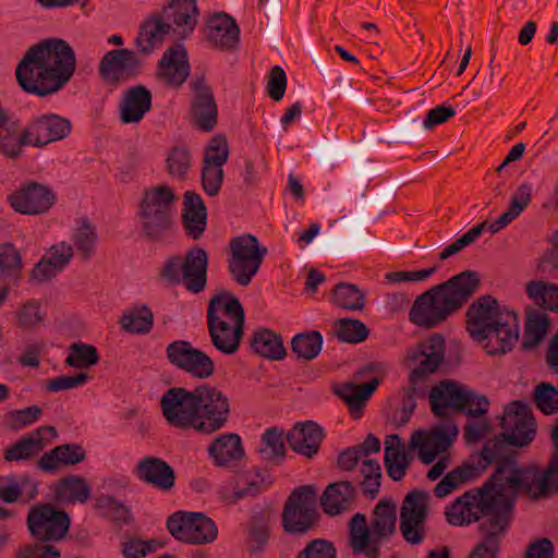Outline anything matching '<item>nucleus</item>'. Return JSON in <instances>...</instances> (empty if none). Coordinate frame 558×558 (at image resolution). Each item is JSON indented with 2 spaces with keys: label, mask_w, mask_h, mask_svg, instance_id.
<instances>
[{
  "label": "nucleus",
  "mask_w": 558,
  "mask_h": 558,
  "mask_svg": "<svg viewBox=\"0 0 558 558\" xmlns=\"http://www.w3.org/2000/svg\"><path fill=\"white\" fill-rule=\"evenodd\" d=\"M509 446L511 445L501 433L488 439L480 453L468 459L477 469L478 476L492 463H496V468L482 486L465 492L457 499L477 502L486 508L498 506L511 509H514L520 493L533 500L543 499L542 470L536 466L518 468L515 456Z\"/></svg>",
  "instance_id": "nucleus-1"
},
{
  "label": "nucleus",
  "mask_w": 558,
  "mask_h": 558,
  "mask_svg": "<svg viewBox=\"0 0 558 558\" xmlns=\"http://www.w3.org/2000/svg\"><path fill=\"white\" fill-rule=\"evenodd\" d=\"M76 69L71 46L60 38L44 39L31 47L16 66L19 85L36 96H48L62 88Z\"/></svg>",
  "instance_id": "nucleus-2"
},
{
  "label": "nucleus",
  "mask_w": 558,
  "mask_h": 558,
  "mask_svg": "<svg viewBox=\"0 0 558 558\" xmlns=\"http://www.w3.org/2000/svg\"><path fill=\"white\" fill-rule=\"evenodd\" d=\"M480 287V276L474 270L454 275L417 295L410 308L409 319L418 327L433 329L460 311Z\"/></svg>",
  "instance_id": "nucleus-3"
},
{
  "label": "nucleus",
  "mask_w": 558,
  "mask_h": 558,
  "mask_svg": "<svg viewBox=\"0 0 558 558\" xmlns=\"http://www.w3.org/2000/svg\"><path fill=\"white\" fill-rule=\"evenodd\" d=\"M514 509L490 506L456 499L446 508L445 517L449 524L454 526L480 523L481 541L473 547L468 558H498L501 539L508 530Z\"/></svg>",
  "instance_id": "nucleus-4"
},
{
  "label": "nucleus",
  "mask_w": 558,
  "mask_h": 558,
  "mask_svg": "<svg viewBox=\"0 0 558 558\" xmlns=\"http://www.w3.org/2000/svg\"><path fill=\"white\" fill-rule=\"evenodd\" d=\"M397 506L390 498H384L374 507L371 524L364 513H355L348 522L349 547L354 555L379 558L381 544L396 534Z\"/></svg>",
  "instance_id": "nucleus-5"
},
{
  "label": "nucleus",
  "mask_w": 558,
  "mask_h": 558,
  "mask_svg": "<svg viewBox=\"0 0 558 558\" xmlns=\"http://www.w3.org/2000/svg\"><path fill=\"white\" fill-rule=\"evenodd\" d=\"M196 0H170L160 13L143 22L136 37L137 48L148 53L167 37L183 39L197 23Z\"/></svg>",
  "instance_id": "nucleus-6"
},
{
  "label": "nucleus",
  "mask_w": 558,
  "mask_h": 558,
  "mask_svg": "<svg viewBox=\"0 0 558 558\" xmlns=\"http://www.w3.org/2000/svg\"><path fill=\"white\" fill-rule=\"evenodd\" d=\"M207 322L215 348L226 354L236 352L245 322L239 300L227 292L215 295L208 306Z\"/></svg>",
  "instance_id": "nucleus-7"
},
{
  "label": "nucleus",
  "mask_w": 558,
  "mask_h": 558,
  "mask_svg": "<svg viewBox=\"0 0 558 558\" xmlns=\"http://www.w3.org/2000/svg\"><path fill=\"white\" fill-rule=\"evenodd\" d=\"M429 403L432 413L439 418H450L451 411L480 417L487 413L489 405L485 396H477L465 386L451 380H442L430 389Z\"/></svg>",
  "instance_id": "nucleus-8"
},
{
  "label": "nucleus",
  "mask_w": 558,
  "mask_h": 558,
  "mask_svg": "<svg viewBox=\"0 0 558 558\" xmlns=\"http://www.w3.org/2000/svg\"><path fill=\"white\" fill-rule=\"evenodd\" d=\"M286 440L292 449L303 456H314V421L299 422L283 436L278 427L267 428L260 439L258 452L262 459L270 463H280L286 456Z\"/></svg>",
  "instance_id": "nucleus-9"
},
{
  "label": "nucleus",
  "mask_w": 558,
  "mask_h": 558,
  "mask_svg": "<svg viewBox=\"0 0 558 558\" xmlns=\"http://www.w3.org/2000/svg\"><path fill=\"white\" fill-rule=\"evenodd\" d=\"M144 231L150 239H159L172 227L175 213L174 195L166 186L147 191L141 204Z\"/></svg>",
  "instance_id": "nucleus-10"
},
{
  "label": "nucleus",
  "mask_w": 558,
  "mask_h": 558,
  "mask_svg": "<svg viewBox=\"0 0 558 558\" xmlns=\"http://www.w3.org/2000/svg\"><path fill=\"white\" fill-rule=\"evenodd\" d=\"M208 258L201 247L191 248L185 258L173 256L166 260L162 277L172 284L183 282L189 291H203L207 279Z\"/></svg>",
  "instance_id": "nucleus-11"
},
{
  "label": "nucleus",
  "mask_w": 558,
  "mask_h": 558,
  "mask_svg": "<svg viewBox=\"0 0 558 558\" xmlns=\"http://www.w3.org/2000/svg\"><path fill=\"white\" fill-rule=\"evenodd\" d=\"M197 403V420L195 430L213 434L221 429L230 414L228 398L217 388L202 385L195 388Z\"/></svg>",
  "instance_id": "nucleus-12"
},
{
  "label": "nucleus",
  "mask_w": 558,
  "mask_h": 558,
  "mask_svg": "<svg viewBox=\"0 0 558 558\" xmlns=\"http://www.w3.org/2000/svg\"><path fill=\"white\" fill-rule=\"evenodd\" d=\"M458 434L457 424L451 418H442L429 432L415 430L410 438L409 448L417 450L422 463L430 464L438 454L451 447Z\"/></svg>",
  "instance_id": "nucleus-13"
},
{
  "label": "nucleus",
  "mask_w": 558,
  "mask_h": 558,
  "mask_svg": "<svg viewBox=\"0 0 558 558\" xmlns=\"http://www.w3.org/2000/svg\"><path fill=\"white\" fill-rule=\"evenodd\" d=\"M267 250L260 247L253 235L235 238L231 241L229 268L233 279L241 286H247L258 271Z\"/></svg>",
  "instance_id": "nucleus-14"
},
{
  "label": "nucleus",
  "mask_w": 558,
  "mask_h": 558,
  "mask_svg": "<svg viewBox=\"0 0 558 558\" xmlns=\"http://www.w3.org/2000/svg\"><path fill=\"white\" fill-rule=\"evenodd\" d=\"M160 408L169 424L195 429L197 414H199L195 389L180 387L168 389L161 397Z\"/></svg>",
  "instance_id": "nucleus-15"
},
{
  "label": "nucleus",
  "mask_w": 558,
  "mask_h": 558,
  "mask_svg": "<svg viewBox=\"0 0 558 558\" xmlns=\"http://www.w3.org/2000/svg\"><path fill=\"white\" fill-rule=\"evenodd\" d=\"M167 525L175 538L191 544L210 543L218 534L215 522L199 512L179 511L169 518Z\"/></svg>",
  "instance_id": "nucleus-16"
},
{
  "label": "nucleus",
  "mask_w": 558,
  "mask_h": 558,
  "mask_svg": "<svg viewBox=\"0 0 558 558\" xmlns=\"http://www.w3.org/2000/svg\"><path fill=\"white\" fill-rule=\"evenodd\" d=\"M502 434L513 447L527 446L536 435V423L530 407L515 400L509 403L500 422Z\"/></svg>",
  "instance_id": "nucleus-17"
},
{
  "label": "nucleus",
  "mask_w": 558,
  "mask_h": 558,
  "mask_svg": "<svg viewBox=\"0 0 558 558\" xmlns=\"http://www.w3.org/2000/svg\"><path fill=\"white\" fill-rule=\"evenodd\" d=\"M314 524V486L307 485L295 489L288 498L282 525L290 534H304Z\"/></svg>",
  "instance_id": "nucleus-18"
},
{
  "label": "nucleus",
  "mask_w": 558,
  "mask_h": 558,
  "mask_svg": "<svg viewBox=\"0 0 558 558\" xmlns=\"http://www.w3.org/2000/svg\"><path fill=\"white\" fill-rule=\"evenodd\" d=\"M500 320L490 326L475 341L482 342L489 355L510 352L519 340V318L514 311H506Z\"/></svg>",
  "instance_id": "nucleus-19"
},
{
  "label": "nucleus",
  "mask_w": 558,
  "mask_h": 558,
  "mask_svg": "<svg viewBox=\"0 0 558 558\" xmlns=\"http://www.w3.org/2000/svg\"><path fill=\"white\" fill-rule=\"evenodd\" d=\"M70 526L66 513L51 506H37L29 512L28 527L38 541L49 542L62 538Z\"/></svg>",
  "instance_id": "nucleus-20"
},
{
  "label": "nucleus",
  "mask_w": 558,
  "mask_h": 558,
  "mask_svg": "<svg viewBox=\"0 0 558 558\" xmlns=\"http://www.w3.org/2000/svg\"><path fill=\"white\" fill-rule=\"evenodd\" d=\"M167 355L173 365L195 377L206 378L214 372L211 359L187 341L171 342L167 348Z\"/></svg>",
  "instance_id": "nucleus-21"
},
{
  "label": "nucleus",
  "mask_w": 558,
  "mask_h": 558,
  "mask_svg": "<svg viewBox=\"0 0 558 558\" xmlns=\"http://www.w3.org/2000/svg\"><path fill=\"white\" fill-rule=\"evenodd\" d=\"M229 156L226 140L218 135L208 144L202 171V182L206 194L214 196L218 194L223 180V165Z\"/></svg>",
  "instance_id": "nucleus-22"
},
{
  "label": "nucleus",
  "mask_w": 558,
  "mask_h": 558,
  "mask_svg": "<svg viewBox=\"0 0 558 558\" xmlns=\"http://www.w3.org/2000/svg\"><path fill=\"white\" fill-rule=\"evenodd\" d=\"M444 338L435 333L427 340L421 342L415 350L409 354V359L417 362V365L410 374V383L417 385L420 381L439 367L444 361Z\"/></svg>",
  "instance_id": "nucleus-23"
},
{
  "label": "nucleus",
  "mask_w": 558,
  "mask_h": 558,
  "mask_svg": "<svg viewBox=\"0 0 558 558\" xmlns=\"http://www.w3.org/2000/svg\"><path fill=\"white\" fill-rule=\"evenodd\" d=\"M508 308H500L498 301L492 295H482L471 303L466 311V330L476 340L506 314Z\"/></svg>",
  "instance_id": "nucleus-24"
},
{
  "label": "nucleus",
  "mask_w": 558,
  "mask_h": 558,
  "mask_svg": "<svg viewBox=\"0 0 558 558\" xmlns=\"http://www.w3.org/2000/svg\"><path fill=\"white\" fill-rule=\"evenodd\" d=\"M27 124L22 126L20 120L0 106V151L15 159L25 146H32Z\"/></svg>",
  "instance_id": "nucleus-25"
},
{
  "label": "nucleus",
  "mask_w": 558,
  "mask_h": 558,
  "mask_svg": "<svg viewBox=\"0 0 558 558\" xmlns=\"http://www.w3.org/2000/svg\"><path fill=\"white\" fill-rule=\"evenodd\" d=\"M33 147H43L51 142L64 138L71 131V123L65 118L48 113L34 118L27 123Z\"/></svg>",
  "instance_id": "nucleus-26"
},
{
  "label": "nucleus",
  "mask_w": 558,
  "mask_h": 558,
  "mask_svg": "<svg viewBox=\"0 0 558 558\" xmlns=\"http://www.w3.org/2000/svg\"><path fill=\"white\" fill-rule=\"evenodd\" d=\"M193 90L192 113L195 122L205 131H211L217 122L218 109L204 77L191 82Z\"/></svg>",
  "instance_id": "nucleus-27"
},
{
  "label": "nucleus",
  "mask_w": 558,
  "mask_h": 558,
  "mask_svg": "<svg viewBox=\"0 0 558 558\" xmlns=\"http://www.w3.org/2000/svg\"><path fill=\"white\" fill-rule=\"evenodd\" d=\"M138 66L135 53L129 49L108 51L100 61L99 73L105 82L117 85L132 75Z\"/></svg>",
  "instance_id": "nucleus-28"
},
{
  "label": "nucleus",
  "mask_w": 558,
  "mask_h": 558,
  "mask_svg": "<svg viewBox=\"0 0 558 558\" xmlns=\"http://www.w3.org/2000/svg\"><path fill=\"white\" fill-rule=\"evenodd\" d=\"M52 202L51 192L38 183H31L10 196L11 206L26 215L45 213Z\"/></svg>",
  "instance_id": "nucleus-29"
},
{
  "label": "nucleus",
  "mask_w": 558,
  "mask_h": 558,
  "mask_svg": "<svg viewBox=\"0 0 558 558\" xmlns=\"http://www.w3.org/2000/svg\"><path fill=\"white\" fill-rule=\"evenodd\" d=\"M381 379L373 377L369 381L359 385L352 381H345L333 388V392L348 405L350 415L354 420L362 417L367 401L376 391Z\"/></svg>",
  "instance_id": "nucleus-30"
},
{
  "label": "nucleus",
  "mask_w": 558,
  "mask_h": 558,
  "mask_svg": "<svg viewBox=\"0 0 558 558\" xmlns=\"http://www.w3.org/2000/svg\"><path fill=\"white\" fill-rule=\"evenodd\" d=\"M355 500V487L351 482L341 481L327 486L320 497V505L328 515L336 517L352 510Z\"/></svg>",
  "instance_id": "nucleus-31"
},
{
  "label": "nucleus",
  "mask_w": 558,
  "mask_h": 558,
  "mask_svg": "<svg viewBox=\"0 0 558 558\" xmlns=\"http://www.w3.org/2000/svg\"><path fill=\"white\" fill-rule=\"evenodd\" d=\"M56 430L51 426H41L36 430L23 436L19 441L5 450L4 457L8 461L27 460L37 454L47 442L54 438Z\"/></svg>",
  "instance_id": "nucleus-32"
},
{
  "label": "nucleus",
  "mask_w": 558,
  "mask_h": 558,
  "mask_svg": "<svg viewBox=\"0 0 558 558\" xmlns=\"http://www.w3.org/2000/svg\"><path fill=\"white\" fill-rule=\"evenodd\" d=\"M159 74L168 84L174 86H180L186 81L190 65L186 51L181 44H175L165 51L159 61Z\"/></svg>",
  "instance_id": "nucleus-33"
},
{
  "label": "nucleus",
  "mask_w": 558,
  "mask_h": 558,
  "mask_svg": "<svg viewBox=\"0 0 558 558\" xmlns=\"http://www.w3.org/2000/svg\"><path fill=\"white\" fill-rule=\"evenodd\" d=\"M73 256L71 244L62 241L49 248L33 269V278L45 281L61 271Z\"/></svg>",
  "instance_id": "nucleus-34"
},
{
  "label": "nucleus",
  "mask_w": 558,
  "mask_h": 558,
  "mask_svg": "<svg viewBox=\"0 0 558 558\" xmlns=\"http://www.w3.org/2000/svg\"><path fill=\"white\" fill-rule=\"evenodd\" d=\"M151 107V94L142 85L130 87L124 92L120 104V116L124 123L141 121Z\"/></svg>",
  "instance_id": "nucleus-35"
},
{
  "label": "nucleus",
  "mask_w": 558,
  "mask_h": 558,
  "mask_svg": "<svg viewBox=\"0 0 558 558\" xmlns=\"http://www.w3.org/2000/svg\"><path fill=\"white\" fill-rule=\"evenodd\" d=\"M240 29L226 13H217L208 21V40L217 48L233 49L239 41Z\"/></svg>",
  "instance_id": "nucleus-36"
},
{
  "label": "nucleus",
  "mask_w": 558,
  "mask_h": 558,
  "mask_svg": "<svg viewBox=\"0 0 558 558\" xmlns=\"http://www.w3.org/2000/svg\"><path fill=\"white\" fill-rule=\"evenodd\" d=\"M140 480L150 483L161 489H169L174 484L173 470L159 458L145 457L136 468Z\"/></svg>",
  "instance_id": "nucleus-37"
},
{
  "label": "nucleus",
  "mask_w": 558,
  "mask_h": 558,
  "mask_svg": "<svg viewBox=\"0 0 558 558\" xmlns=\"http://www.w3.org/2000/svg\"><path fill=\"white\" fill-rule=\"evenodd\" d=\"M183 221L187 232L195 239L199 238L206 226V208L202 197L194 192L184 195Z\"/></svg>",
  "instance_id": "nucleus-38"
},
{
  "label": "nucleus",
  "mask_w": 558,
  "mask_h": 558,
  "mask_svg": "<svg viewBox=\"0 0 558 558\" xmlns=\"http://www.w3.org/2000/svg\"><path fill=\"white\" fill-rule=\"evenodd\" d=\"M532 198V186L522 183L511 196L510 206L507 211L499 216L493 223L487 226L492 233H497L511 223L527 207Z\"/></svg>",
  "instance_id": "nucleus-39"
},
{
  "label": "nucleus",
  "mask_w": 558,
  "mask_h": 558,
  "mask_svg": "<svg viewBox=\"0 0 558 558\" xmlns=\"http://www.w3.org/2000/svg\"><path fill=\"white\" fill-rule=\"evenodd\" d=\"M478 477L477 469L466 460L441 478L435 486L434 494L438 498H444L458 489L461 485L473 482Z\"/></svg>",
  "instance_id": "nucleus-40"
},
{
  "label": "nucleus",
  "mask_w": 558,
  "mask_h": 558,
  "mask_svg": "<svg viewBox=\"0 0 558 558\" xmlns=\"http://www.w3.org/2000/svg\"><path fill=\"white\" fill-rule=\"evenodd\" d=\"M84 459L83 449L74 444H65L46 452L38 461L41 470L54 472L61 464H76Z\"/></svg>",
  "instance_id": "nucleus-41"
},
{
  "label": "nucleus",
  "mask_w": 558,
  "mask_h": 558,
  "mask_svg": "<svg viewBox=\"0 0 558 558\" xmlns=\"http://www.w3.org/2000/svg\"><path fill=\"white\" fill-rule=\"evenodd\" d=\"M208 452L217 464L227 465L243 456L241 438L236 434H223L213 441Z\"/></svg>",
  "instance_id": "nucleus-42"
},
{
  "label": "nucleus",
  "mask_w": 558,
  "mask_h": 558,
  "mask_svg": "<svg viewBox=\"0 0 558 558\" xmlns=\"http://www.w3.org/2000/svg\"><path fill=\"white\" fill-rule=\"evenodd\" d=\"M37 492L36 485L24 475H8L0 477V499L14 502L19 498L32 499Z\"/></svg>",
  "instance_id": "nucleus-43"
},
{
  "label": "nucleus",
  "mask_w": 558,
  "mask_h": 558,
  "mask_svg": "<svg viewBox=\"0 0 558 558\" xmlns=\"http://www.w3.org/2000/svg\"><path fill=\"white\" fill-rule=\"evenodd\" d=\"M549 330V318L547 314L539 311H529L524 324L522 349L530 351L535 349L545 338Z\"/></svg>",
  "instance_id": "nucleus-44"
},
{
  "label": "nucleus",
  "mask_w": 558,
  "mask_h": 558,
  "mask_svg": "<svg viewBox=\"0 0 558 558\" xmlns=\"http://www.w3.org/2000/svg\"><path fill=\"white\" fill-rule=\"evenodd\" d=\"M331 302L348 311H363L366 304V293L357 286L339 282L331 291Z\"/></svg>",
  "instance_id": "nucleus-45"
},
{
  "label": "nucleus",
  "mask_w": 558,
  "mask_h": 558,
  "mask_svg": "<svg viewBox=\"0 0 558 558\" xmlns=\"http://www.w3.org/2000/svg\"><path fill=\"white\" fill-rule=\"evenodd\" d=\"M525 293L539 307L558 313V286L543 280H531L525 284Z\"/></svg>",
  "instance_id": "nucleus-46"
},
{
  "label": "nucleus",
  "mask_w": 558,
  "mask_h": 558,
  "mask_svg": "<svg viewBox=\"0 0 558 558\" xmlns=\"http://www.w3.org/2000/svg\"><path fill=\"white\" fill-rule=\"evenodd\" d=\"M252 347L258 354L272 360H280L286 355V349L280 337L267 329L255 332Z\"/></svg>",
  "instance_id": "nucleus-47"
},
{
  "label": "nucleus",
  "mask_w": 558,
  "mask_h": 558,
  "mask_svg": "<svg viewBox=\"0 0 558 558\" xmlns=\"http://www.w3.org/2000/svg\"><path fill=\"white\" fill-rule=\"evenodd\" d=\"M412 461V454L409 453L403 446L399 448L388 446L385 448L384 462L387 474L392 481H401L405 476L407 470Z\"/></svg>",
  "instance_id": "nucleus-48"
},
{
  "label": "nucleus",
  "mask_w": 558,
  "mask_h": 558,
  "mask_svg": "<svg viewBox=\"0 0 558 558\" xmlns=\"http://www.w3.org/2000/svg\"><path fill=\"white\" fill-rule=\"evenodd\" d=\"M335 333L342 342L360 343L367 339L369 329L359 319L340 318L335 323Z\"/></svg>",
  "instance_id": "nucleus-49"
},
{
  "label": "nucleus",
  "mask_w": 558,
  "mask_h": 558,
  "mask_svg": "<svg viewBox=\"0 0 558 558\" xmlns=\"http://www.w3.org/2000/svg\"><path fill=\"white\" fill-rule=\"evenodd\" d=\"M72 240L78 256L83 259H87L93 255L97 245L98 233L94 226L84 220L75 228Z\"/></svg>",
  "instance_id": "nucleus-50"
},
{
  "label": "nucleus",
  "mask_w": 558,
  "mask_h": 558,
  "mask_svg": "<svg viewBox=\"0 0 558 558\" xmlns=\"http://www.w3.org/2000/svg\"><path fill=\"white\" fill-rule=\"evenodd\" d=\"M89 494V486L83 478L77 476L63 478L57 488V496L63 501L85 502L88 499Z\"/></svg>",
  "instance_id": "nucleus-51"
},
{
  "label": "nucleus",
  "mask_w": 558,
  "mask_h": 558,
  "mask_svg": "<svg viewBox=\"0 0 558 558\" xmlns=\"http://www.w3.org/2000/svg\"><path fill=\"white\" fill-rule=\"evenodd\" d=\"M121 324L128 331L146 333L153 326V313L145 305L136 307L135 310L123 314Z\"/></svg>",
  "instance_id": "nucleus-52"
},
{
  "label": "nucleus",
  "mask_w": 558,
  "mask_h": 558,
  "mask_svg": "<svg viewBox=\"0 0 558 558\" xmlns=\"http://www.w3.org/2000/svg\"><path fill=\"white\" fill-rule=\"evenodd\" d=\"M66 364L75 368H87L98 362L96 349L86 343H73L69 349Z\"/></svg>",
  "instance_id": "nucleus-53"
},
{
  "label": "nucleus",
  "mask_w": 558,
  "mask_h": 558,
  "mask_svg": "<svg viewBox=\"0 0 558 558\" xmlns=\"http://www.w3.org/2000/svg\"><path fill=\"white\" fill-rule=\"evenodd\" d=\"M534 401L536 407L545 414L551 415L558 412V389L548 383H539L535 386Z\"/></svg>",
  "instance_id": "nucleus-54"
},
{
  "label": "nucleus",
  "mask_w": 558,
  "mask_h": 558,
  "mask_svg": "<svg viewBox=\"0 0 558 558\" xmlns=\"http://www.w3.org/2000/svg\"><path fill=\"white\" fill-rule=\"evenodd\" d=\"M426 520L427 518L400 515L399 530L405 542L411 545H418L425 539Z\"/></svg>",
  "instance_id": "nucleus-55"
},
{
  "label": "nucleus",
  "mask_w": 558,
  "mask_h": 558,
  "mask_svg": "<svg viewBox=\"0 0 558 558\" xmlns=\"http://www.w3.org/2000/svg\"><path fill=\"white\" fill-rule=\"evenodd\" d=\"M427 499L428 495L422 490L410 492L402 504L400 509V515L414 517V518H427Z\"/></svg>",
  "instance_id": "nucleus-56"
},
{
  "label": "nucleus",
  "mask_w": 558,
  "mask_h": 558,
  "mask_svg": "<svg viewBox=\"0 0 558 558\" xmlns=\"http://www.w3.org/2000/svg\"><path fill=\"white\" fill-rule=\"evenodd\" d=\"M97 507L118 523H126L130 520V511L120 500L110 496L101 495L97 499Z\"/></svg>",
  "instance_id": "nucleus-57"
},
{
  "label": "nucleus",
  "mask_w": 558,
  "mask_h": 558,
  "mask_svg": "<svg viewBox=\"0 0 558 558\" xmlns=\"http://www.w3.org/2000/svg\"><path fill=\"white\" fill-rule=\"evenodd\" d=\"M487 227V222L478 223L477 226H474L469 231H466L462 236L457 239L454 242L446 246L440 253H439V260H445L449 258L452 255L458 254L461 252L464 247L471 245L485 230Z\"/></svg>",
  "instance_id": "nucleus-58"
},
{
  "label": "nucleus",
  "mask_w": 558,
  "mask_h": 558,
  "mask_svg": "<svg viewBox=\"0 0 558 558\" xmlns=\"http://www.w3.org/2000/svg\"><path fill=\"white\" fill-rule=\"evenodd\" d=\"M159 546L157 541H145L138 537H130L123 543L122 554L125 558H143L154 553Z\"/></svg>",
  "instance_id": "nucleus-59"
},
{
  "label": "nucleus",
  "mask_w": 558,
  "mask_h": 558,
  "mask_svg": "<svg viewBox=\"0 0 558 558\" xmlns=\"http://www.w3.org/2000/svg\"><path fill=\"white\" fill-rule=\"evenodd\" d=\"M401 393H402L401 409L396 417L398 427L408 424L416 409V400H415L416 395H417L416 385L410 383V385L408 387H404L402 389Z\"/></svg>",
  "instance_id": "nucleus-60"
},
{
  "label": "nucleus",
  "mask_w": 558,
  "mask_h": 558,
  "mask_svg": "<svg viewBox=\"0 0 558 558\" xmlns=\"http://www.w3.org/2000/svg\"><path fill=\"white\" fill-rule=\"evenodd\" d=\"M293 353L300 360L314 359V330L296 333L291 341Z\"/></svg>",
  "instance_id": "nucleus-61"
},
{
  "label": "nucleus",
  "mask_w": 558,
  "mask_h": 558,
  "mask_svg": "<svg viewBox=\"0 0 558 558\" xmlns=\"http://www.w3.org/2000/svg\"><path fill=\"white\" fill-rule=\"evenodd\" d=\"M17 316L22 326L34 328L44 320L45 313L41 311L39 301L31 300L22 306Z\"/></svg>",
  "instance_id": "nucleus-62"
},
{
  "label": "nucleus",
  "mask_w": 558,
  "mask_h": 558,
  "mask_svg": "<svg viewBox=\"0 0 558 558\" xmlns=\"http://www.w3.org/2000/svg\"><path fill=\"white\" fill-rule=\"evenodd\" d=\"M167 165L172 177L183 178L191 166L189 151L184 148H174L167 159Z\"/></svg>",
  "instance_id": "nucleus-63"
},
{
  "label": "nucleus",
  "mask_w": 558,
  "mask_h": 558,
  "mask_svg": "<svg viewBox=\"0 0 558 558\" xmlns=\"http://www.w3.org/2000/svg\"><path fill=\"white\" fill-rule=\"evenodd\" d=\"M40 414L41 409L37 405L14 410L8 414V425L14 429L22 428L37 421Z\"/></svg>",
  "instance_id": "nucleus-64"
}]
</instances>
